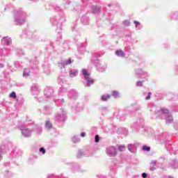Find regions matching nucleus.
<instances>
[{
    "mask_svg": "<svg viewBox=\"0 0 178 178\" xmlns=\"http://www.w3.org/2000/svg\"><path fill=\"white\" fill-rule=\"evenodd\" d=\"M147 108L149 109L150 112H155V113H159L157 119H161V120H166V118L170 113L168 109H161L156 111V106L152 104V103H149L147 105Z\"/></svg>",
    "mask_w": 178,
    "mask_h": 178,
    "instance_id": "f257e3e1",
    "label": "nucleus"
},
{
    "mask_svg": "<svg viewBox=\"0 0 178 178\" xmlns=\"http://www.w3.org/2000/svg\"><path fill=\"white\" fill-rule=\"evenodd\" d=\"M26 17V13L23 10L17 11L15 15V22L17 26H20V24H23L26 21L24 18Z\"/></svg>",
    "mask_w": 178,
    "mask_h": 178,
    "instance_id": "f03ea898",
    "label": "nucleus"
},
{
    "mask_svg": "<svg viewBox=\"0 0 178 178\" xmlns=\"http://www.w3.org/2000/svg\"><path fill=\"white\" fill-rule=\"evenodd\" d=\"M62 113H57L55 115L54 120L56 123H65L67 116L66 115V111L63 108H60Z\"/></svg>",
    "mask_w": 178,
    "mask_h": 178,
    "instance_id": "7ed1b4c3",
    "label": "nucleus"
},
{
    "mask_svg": "<svg viewBox=\"0 0 178 178\" xmlns=\"http://www.w3.org/2000/svg\"><path fill=\"white\" fill-rule=\"evenodd\" d=\"M82 74L84 77V79L86 81V83L85 84V87H91L94 83H95V80L94 79L90 77V74H88V72L87 70L83 69L82 70Z\"/></svg>",
    "mask_w": 178,
    "mask_h": 178,
    "instance_id": "20e7f679",
    "label": "nucleus"
},
{
    "mask_svg": "<svg viewBox=\"0 0 178 178\" xmlns=\"http://www.w3.org/2000/svg\"><path fill=\"white\" fill-rule=\"evenodd\" d=\"M65 17H54L50 19V22H51L53 26H58L60 30H62V23H63V22H65Z\"/></svg>",
    "mask_w": 178,
    "mask_h": 178,
    "instance_id": "39448f33",
    "label": "nucleus"
},
{
    "mask_svg": "<svg viewBox=\"0 0 178 178\" xmlns=\"http://www.w3.org/2000/svg\"><path fill=\"white\" fill-rule=\"evenodd\" d=\"M19 130L22 131V136L26 138L31 137V133H33V131H35V129H29V128L24 127V125H20Z\"/></svg>",
    "mask_w": 178,
    "mask_h": 178,
    "instance_id": "423d86ee",
    "label": "nucleus"
},
{
    "mask_svg": "<svg viewBox=\"0 0 178 178\" xmlns=\"http://www.w3.org/2000/svg\"><path fill=\"white\" fill-rule=\"evenodd\" d=\"M106 154L108 156L113 158L118 155V148L115 146H108L106 148Z\"/></svg>",
    "mask_w": 178,
    "mask_h": 178,
    "instance_id": "0eeeda50",
    "label": "nucleus"
},
{
    "mask_svg": "<svg viewBox=\"0 0 178 178\" xmlns=\"http://www.w3.org/2000/svg\"><path fill=\"white\" fill-rule=\"evenodd\" d=\"M91 62H92V63H93V65H95V66L98 72H100L101 73H104V72H105V70H106V68L105 67L102 66L101 63H99V59L94 60V59L91 58Z\"/></svg>",
    "mask_w": 178,
    "mask_h": 178,
    "instance_id": "6e6552de",
    "label": "nucleus"
},
{
    "mask_svg": "<svg viewBox=\"0 0 178 178\" xmlns=\"http://www.w3.org/2000/svg\"><path fill=\"white\" fill-rule=\"evenodd\" d=\"M44 94L46 96V98H51V97H54V89L49 86H47L44 88Z\"/></svg>",
    "mask_w": 178,
    "mask_h": 178,
    "instance_id": "1a4fd4ad",
    "label": "nucleus"
},
{
    "mask_svg": "<svg viewBox=\"0 0 178 178\" xmlns=\"http://www.w3.org/2000/svg\"><path fill=\"white\" fill-rule=\"evenodd\" d=\"M134 127H135V129L144 127V118H138L136 122L134 123Z\"/></svg>",
    "mask_w": 178,
    "mask_h": 178,
    "instance_id": "9d476101",
    "label": "nucleus"
},
{
    "mask_svg": "<svg viewBox=\"0 0 178 178\" xmlns=\"http://www.w3.org/2000/svg\"><path fill=\"white\" fill-rule=\"evenodd\" d=\"M77 91L75 90H71L68 94V98L70 99H77Z\"/></svg>",
    "mask_w": 178,
    "mask_h": 178,
    "instance_id": "9b49d317",
    "label": "nucleus"
},
{
    "mask_svg": "<svg viewBox=\"0 0 178 178\" xmlns=\"http://www.w3.org/2000/svg\"><path fill=\"white\" fill-rule=\"evenodd\" d=\"M101 12V6H91V13L97 15Z\"/></svg>",
    "mask_w": 178,
    "mask_h": 178,
    "instance_id": "f8f14e48",
    "label": "nucleus"
},
{
    "mask_svg": "<svg viewBox=\"0 0 178 178\" xmlns=\"http://www.w3.org/2000/svg\"><path fill=\"white\" fill-rule=\"evenodd\" d=\"M1 42L3 45H10V44H12V39L8 36L3 37L1 40Z\"/></svg>",
    "mask_w": 178,
    "mask_h": 178,
    "instance_id": "ddd939ff",
    "label": "nucleus"
},
{
    "mask_svg": "<svg viewBox=\"0 0 178 178\" xmlns=\"http://www.w3.org/2000/svg\"><path fill=\"white\" fill-rule=\"evenodd\" d=\"M170 168H171V169H178V161L176 159H172L170 163Z\"/></svg>",
    "mask_w": 178,
    "mask_h": 178,
    "instance_id": "4468645a",
    "label": "nucleus"
},
{
    "mask_svg": "<svg viewBox=\"0 0 178 178\" xmlns=\"http://www.w3.org/2000/svg\"><path fill=\"white\" fill-rule=\"evenodd\" d=\"M135 74L138 77H141V76H147V73L143 71L141 69L136 70Z\"/></svg>",
    "mask_w": 178,
    "mask_h": 178,
    "instance_id": "2eb2a0df",
    "label": "nucleus"
},
{
    "mask_svg": "<svg viewBox=\"0 0 178 178\" xmlns=\"http://www.w3.org/2000/svg\"><path fill=\"white\" fill-rule=\"evenodd\" d=\"M72 63V59L70 58L67 60L61 61V63H58L59 66H60V68L65 67V66H67V65H71Z\"/></svg>",
    "mask_w": 178,
    "mask_h": 178,
    "instance_id": "dca6fc26",
    "label": "nucleus"
},
{
    "mask_svg": "<svg viewBox=\"0 0 178 178\" xmlns=\"http://www.w3.org/2000/svg\"><path fill=\"white\" fill-rule=\"evenodd\" d=\"M81 22L83 24H85L86 26L90 24V18L86 16H83L81 17Z\"/></svg>",
    "mask_w": 178,
    "mask_h": 178,
    "instance_id": "f3484780",
    "label": "nucleus"
},
{
    "mask_svg": "<svg viewBox=\"0 0 178 178\" xmlns=\"http://www.w3.org/2000/svg\"><path fill=\"white\" fill-rule=\"evenodd\" d=\"M87 155H88L87 151L83 152V150L79 149L77 154H76V158L78 159H80V158H81V156H87Z\"/></svg>",
    "mask_w": 178,
    "mask_h": 178,
    "instance_id": "a211bd4d",
    "label": "nucleus"
},
{
    "mask_svg": "<svg viewBox=\"0 0 178 178\" xmlns=\"http://www.w3.org/2000/svg\"><path fill=\"white\" fill-rule=\"evenodd\" d=\"M70 77H76L79 74V70L76 69H72L69 72Z\"/></svg>",
    "mask_w": 178,
    "mask_h": 178,
    "instance_id": "6ab92c4d",
    "label": "nucleus"
},
{
    "mask_svg": "<svg viewBox=\"0 0 178 178\" xmlns=\"http://www.w3.org/2000/svg\"><path fill=\"white\" fill-rule=\"evenodd\" d=\"M127 148L129 152L134 153V151H136L137 146L136 145V144H129Z\"/></svg>",
    "mask_w": 178,
    "mask_h": 178,
    "instance_id": "aec40b11",
    "label": "nucleus"
},
{
    "mask_svg": "<svg viewBox=\"0 0 178 178\" xmlns=\"http://www.w3.org/2000/svg\"><path fill=\"white\" fill-rule=\"evenodd\" d=\"M165 123L166 124H170V123H173V117L172 115H170V113L167 116V118H165Z\"/></svg>",
    "mask_w": 178,
    "mask_h": 178,
    "instance_id": "412c9836",
    "label": "nucleus"
},
{
    "mask_svg": "<svg viewBox=\"0 0 178 178\" xmlns=\"http://www.w3.org/2000/svg\"><path fill=\"white\" fill-rule=\"evenodd\" d=\"M115 55L118 56L119 58H124L126 56V54H124V51L122 50H117L115 51Z\"/></svg>",
    "mask_w": 178,
    "mask_h": 178,
    "instance_id": "4be33fe9",
    "label": "nucleus"
},
{
    "mask_svg": "<svg viewBox=\"0 0 178 178\" xmlns=\"http://www.w3.org/2000/svg\"><path fill=\"white\" fill-rule=\"evenodd\" d=\"M156 161L155 160L152 161L150 163L149 170H151V172H154V170L156 169Z\"/></svg>",
    "mask_w": 178,
    "mask_h": 178,
    "instance_id": "5701e85b",
    "label": "nucleus"
},
{
    "mask_svg": "<svg viewBox=\"0 0 178 178\" xmlns=\"http://www.w3.org/2000/svg\"><path fill=\"white\" fill-rule=\"evenodd\" d=\"M143 97H145V99L146 101H148V99H151V95H152V93L151 92H144L143 93Z\"/></svg>",
    "mask_w": 178,
    "mask_h": 178,
    "instance_id": "b1692460",
    "label": "nucleus"
},
{
    "mask_svg": "<svg viewBox=\"0 0 178 178\" xmlns=\"http://www.w3.org/2000/svg\"><path fill=\"white\" fill-rule=\"evenodd\" d=\"M3 175L5 178H12L13 173L9 170H6L3 173Z\"/></svg>",
    "mask_w": 178,
    "mask_h": 178,
    "instance_id": "393cba45",
    "label": "nucleus"
},
{
    "mask_svg": "<svg viewBox=\"0 0 178 178\" xmlns=\"http://www.w3.org/2000/svg\"><path fill=\"white\" fill-rule=\"evenodd\" d=\"M35 130L37 133V134H38L40 136V134H41L42 133V127H41L40 125H35Z\"/></svg>",
    "mask_w": 178,
    "mask_h": 178,
    "instance_id": "a878e982",
    "label": "nucleus"
},
{
    "mask_svg": "<svg viewBox=\"0 0 178 178\" xmlns=\"http://www.w3.org/2000/svg\"><path fill=\"white\" fill-rule=\"evenodd\" d=\"M32 92H40V89L38 88V86L37 84L33 83L31 87Z\"/></svg>",
    "mask_w": 178,
    "mask_h": 178,
    "instance_id": "bb28decb",
    "label": "nucleus"
},
{
    "mask_svg": "<svg viewBox=\"0 0 178 178\" xmlns=\"http://www.w3.org/2000/svg\"><path fill=\"white\" fill-rule=\"evenodd\" d=\"M109 98H111V95H102L101 97V101L106 102V101H108Z\"/></svg>",
    "mask_w": 178,
    "mask_h": 178,
    "instance_id": "cd10ccee",
    "label": "nucleus"
},
{
    "mask_svg": "<svg viewBox=\"0 0 178 178\" xmlns=\"http://www.w3.org/2000/svg\"><path fill=\"white\" fill-rule=\"evenodd\" d=\"M23 77H29L30 76V70L29 69H24L23 74H22Z\"/></svg>",
    "mask_w": 178,
    "mask_h": 178,
    "instance_id": "c85d7f7f",
    "label": "nucleus"
},
{
    "mask_svg": "<svg viewBox=\"0 0 178 178\" xmlns=\"http://www.w3.org/2000/svg\"><path fill=\"white\" fill-rule=\"evenodd\" d=\"M132 108H134V112H137L141 109V106L138 104H133Z\"/></svg>",
    "mask_w": 178,
    "mask_h": 178,
    "instance_id": "c756f323",
    "label": "nucleus"
},
{
    "mask_svg": "<svg viewBox=\"0 0 178 178\" xmlns=\"http://www.w3.org/2000/svg\"><path fill=\"white\" fill-rule=\"evenodd\" d=\"M45 127L46 129H48V130H51V128L52 127V124L49 120L46 121L45 122Z\"/></svg>",
    "mask_w": 178,
    "mask_h": 178,
    "instance_id": "7c9ffc66",
    "label": "nucleus"
},
{
    "mask_svg": "<svg viewBox=\"0 0 178 178\" xmlns=\"http://www.w3.org/2000/svg\"><path fill=\"white\" fill-rule=\"evenodd\" d=\"M72 142L74 143V144H77V143H80V138L76 136H73Z\"/></svg>",
    "mask_w": 178,
    "mask_h": 178,
    "instance_id": "2f4dec72",
    "label": "nucleus"
},
{
    "mask_svg": "<svg viewBox=\"0 0 178 178\" xmlns=\"http://www.w3.org/2000/svg\"><path fill=\"white\" fill-rule=\"evenodd\" d=\"M104 55V52H97L92 54V58H101Z\"/></svg>",
    "mask_w": 178,
    "mask_h": 178,
    "instance_id": "473e14b6",
    "label": "nucleus"
},
{
    "mask_svg": "<svg viewBox=\"0 0 178 178\" xmlns=\"http://www.w3.org/2000/svg\"><path fill=\"white\" fill-rule=\"evenodd\" d=\"M43 109L45 113H49L52 111V109H51V107L49 106H44Z\"/></svg>",
    "mask_w": 178,
    "mask_h": 178,
    "instance_id": "72a5a7b5",
    "label": "nucleus"
},
{
    "mask_svg": "<svg viewBox=\"0 0 178 178\" xmlns=\"http://www.w3.org/2000/svg\"><path fill=\"white\" fill-rule=\"evenodd\" d=\"M65 92H67V88L61 86L59 89V93L60 94H65Z\"/></svg>",
    "mask_w": 178,
    "mask_h": 178,
    "instance_id": "f704fd0d",
    "label": "nucleus"
},
{
    "mask_svg": "<svg viewBox=\"0 0 178 178\" xmlns=\"http://www.w3.org/2000/svg\"><path fill=\"white\" fill-rule=\"evenodd\" d=\"M143 151H145V152H149L151 151V147L143 145L142 147Z\"/></svg>",
    "mask_w": 178,
    "mask_h": 178,
    "instance_id": "c9c22d12",
    "label": "nucleus"
},
{
    "mask_svg": "<svg viewBox=\"0 0 178 178\" xmlns=\"http://www.w3.org/2000/svg\"><path fill=\"white\" fill-rule=\"evenodd\" d=\"M4 149H9V146H8V145H2L0 147V152H2Z\"/></svg>",
    "mask_w": 178,
    "mask_h": 178,
    "instance_id": "e433bc0d",
    "label": "nucleus"
},
{
    "mask_svg": "<svg viewBox=\"0 0 178 178\" xmlns=\"http://www.w3.org/2000/svg\"><path fill=\"white\" fill-rule=\"evenodd\" d=\"M112 95L114 98H119V92L114 90L112 92Z\"/></svg>",
    "mask_w": 178,
    "mask_h": 178,
    "instance_id": "4c0bfd02",
    "label": "nucleus"
},
{
    "mask_svg": "<svg viewBox=\"0 0 178 178\" xmlns=\"http://www.w3.org/2000/svg\"><path fill=\"white\" fill-rule=\"evenodd\" d=\"M13 154L15 155V156H19L20 155V152H19V149H15L13 151Z\"/></svg>",
    "mask_w": 178,
    "mask_h": 178,
    "instance_id": "58836bf2",
    "label": "nucleus"
},
{
    "mask_svg": "<svg viewBox=\"0 0 178 178\" xmlns=\"http://www.w3.org/2000/svg\"><path fill=\"white\" fill-rule=\"evenodd\" d=\"M17 53L18 56H23V55H24L23 50H21V49H18L17 51Z\"/></svg>",
    "mask_w": 178,
    "mask_h": 178,
    "instance_id": "ea45409f",
    "label": "nucleus"
},
{
    "mask_svg": "<svg viewBox=\"0 0 178 178\" xmlns=\"http://www.w3.org/2000/svg\"><path fill=\"white\" fill-rule=\"evenodd\" d=\"M123 24H124V26L127 27V26H130V21L124 20V21H123Z\"/></svg>",
    "mask_w": 178,
    "mask_h": 178,
    "instance_id": "a19ab883",
    "label": "nucleus"
},
{
    "mask_svg": "<svg viewBox=\"0 0 178 178\" xmlns=\"http://www.w3.org/2000/svg\"><path fill=\"white\" fill-rule=\"evenodd\" d=\"M14 66L16 67V69H18V67H20V62L15 61L14 62Z\"/></svg>",
    "mask_w": 178,
    "mask_h": 178,
    "instance_id": "79ce46f5",
    "label": "nucleus"
},
{
    "mask_svg": "<svg viewBox=\"0 0 178 178\" xmlns=\"http://www.w3.org/2000/svg\"><path fill=\"white\" fill-rule=\"evenodd\" d=\"M85 49L86 48L83 46L78 47V51L80 52V54H83V51H85Z\"/></svg>",
    "mask_w": 178,
    "mask_h": 178,
    "instance_id": "37998d69",
    "label": "nucleus"
},
{
    "mask_svg": "<svg viewBox=\"0 0 178 178\" xmlns=\"http://www.w3.org/2000/svg\"><path fill=\"white\" fill-rule=\"evenodd\" d=\"M143 81H138L136 82V87H143Z\"/></svg>",
    "mask_w": 178,
    "mask_h": 178,
    "instance_id": "c03bdc74",
    "label": "nucleus"
},
{
    "mask_svg": "<svg viewBox=\"0 0 178 178\" xmlns=\"http://www.w3.org/2000/svg\"><path fill=\"white\" fill-rule=\"evenodd\" d=\"M124 148H126V147L124 145H120V146H118V149L121 152L124 151Z\"/></svg>",
    "mask_w": 178,
    "mask_h": 178,
    "instance_id": "a18cd8bd",
    "label": "nucleus"
},
{
    "mask_svg": "<svg viewBox=\"0 0 178 178\" xmlns=\"http://www.w3.org/2000/svg\"><path fill=\"white\" fill-rule=\"evenodd\" d=\"M174 154H175V155L178 154V145H177V146H175V147H174Z\"/></svg>",
    "mask_w": 178,
    "mask_h": 178,
    "instance_id": "49530a36",
    "label": "nucleus"
},
{
    "mask_svg": "<svg viewBox=\"0 0 178 178\" xmlns=\"http://www.w3.org/2000/svg\"><path fill=\"white\" fill-rule=\"evenodd\" d=\"M10 97L11 98H14V99H16V92H12L10 94Z\"/></svg>",
    "mask_w": 178,
    "mask_h": 178,
    "instance_id": "de8ad7c7",
    "label": "nucleus"
},
{
    "mask_svg": "<svg viewBox=\"0 0 178 178\" xmlns=\"http://www.w3.org/2000/svg\"><path fill=\"white\" fill-rule=\"evenodd\" d=\"M39 151H40V152H41L42 154V155H44L45 154V152H46L45 148H44V147H40L39 149Z\"/></svg>",
    "mask_w": 178,
    "mask_h": 178,
    "instance_id": "09e8293b",
    "label": "nucleus"
},
{
    "mask_svg": "<svg viewBox=\"0 0 178 178\" xmlns=\"http://www.w3.org/2000/svg\"><path fill=\"white\" fill-rule=\"evenodd\" d=\"M95 141L96 143H99V136L96 135V136H95Z\"/></svg>",
    "mask_w": 178,
    "mask_h": 178,
    "instance_id": "8fccbe9b",
    "label": "nucleus"
},
{
    "mask_svg": "<svg viewBox=\"0 0 178 178\" xmlns=\"http://www.w3.org/2000/svg\"><path fill=\"white\" fill-rule=\"evenodd\" d=\"M100 111L101 112H106V111H108V107H102Z\"/></svg>",
    "mask_w": 178,
    "mask_h": 178,
    "instance_id": "3c124183",
    "label": "nucleus"
},
{
    "mask_svg": "<svg viewBox=\"0 0 178 178\" xmlns=\"http://www.w3.org/2000/svg\"><path fill=\"white\" fill-rule=\"evenodd\" d=\"M47 178H58V177H55L54 174H49L47 175Z\"/></svg>",
    "mask_w": 178,
    "mask_h": 178,
    "instance_id": "603ef678",
    "label": "nucleus"
},
{
    "mask_svg": "<svg viewBox=\"0 0 178 178\" xmlns=\"http://www.w3.org/2000/svg\"><path fill=\"white\" fill-rule=\"evenodd\" d=\"M124 51H126V52H130V51H131V49H130L129 47H126L124 48Z\"/></svg>",
    "mask_w": 178,
    "mask_h": 178,
    "instance_id": "864d4df0",
    "label": "nucleus"
},
{
    "mask_svg": "<svg viewBox=\"0 0 178 178\" xmlns=\"http://www.w3.org/2000/svg\"><path fill=\"white\" fill-rule=\"evenodd\" d=\"M174 129L175 130H177V131H178V123L177 122L174 124Z\"/></svg>",
    "mask_w": 178,
    "mask_h": 178,
    "instance_id": "5fc2aeb1",
    "label": "nucleus"
},
{
    "mask_svg": "<svg viewBox=\"0 0 178 178\" xmlns=\"http://www.w3.org/2000/svg\"><path fill=\"white\" fill-rule=\"evenodd\" d=\"M148 177V175L145 172L142 173V177L143 178H147Z\"/></svg>",
    "mask_w": 178,
    "mask_h": 178,
    "instance_id": "6e6d98bb",
    "label": "nucleus"
},
{
    "mask_svg": "<svg viewBox=\"0 0 178 178\" xmlns=\"http://www.w3.org/2000/svg\"><path fill=\"white\" fill-rule=\"evenodd\" d=\"M10 163L9 162L3 163V166H5V168H8V166H10Z\"/></svg>",
    "mask_w": 178,
    "mask_h": 178,
    "instance_id": "4d7b16f0",
    "label": "nucleus"
},
{
    "mask_svg": "<svg viewBox=\"0 0 178 178\" xmlns=\"http://www.w3.org/2000/svg\"><path fill=\"white\" fill-rule=\"evenodd\" d=\"M134 23L136 27H138V24H140V22H138V21H134Z\"/></svg>",
    "mask_w": 178,
    "mask_h": 178,
    "instance_id": "13d9d810",
    "label": "nucleus"
},
{
    "mask_svg": "<svg viewBox=\"0 0 178 178\" xmlns=\"http://www.w3.org/2000/svg\"><path fill=\"white\" fill-rule=\"evenodd\" d=\"M97 178H106V177H105V176H104L102 175H97Z\"/></svg>",
    "mask_w": 178,
    "mask_h": 178,
    "instance_id": "bf43d9fd",
    "label": "nucleus"
},
{
    "mask_svg": "<svg viewBox=\"0 0 178 178\" xmlns=\"http://www.w3.org/2000/svg\"><path fill=\"white\" fill-rule=\"evenodd\" d=\"M55 10H56L57 12H59V10H60V7H59V6H56V7H55Z\"/></svg>",
    "mask_w": 178,
    "mask_h": 178,
    "instance_id": "052dcab7",
    "label": "nucleus"
},
{
    "mask_svg": "<svg viewBox=\"0 0 178 178\" xmlns=\"http://www.w3.org/2000/svg\"><path fill=\"white\" fill-rule=\"evenodd\" d=\"M3 55V49H0V56H2Z\"/></svg>",
    "mask_w": 178,
    "mask_h": 178,
    "instance_id": "680f3d73",
    "label": "nucleus"
},
{
    "mask_svg": "<svg viewBox=\"0 0 178 178\" xmlns=\"http://www.w3.org/2000/svg\"><path fill=\"white\" fill-rule=\"evenodd\" d=\"M81 137H86V132H81Z\"/></svg>",
    "mask_w": 178,
    "mask_h": 178,
    "instance_id": "e2e57ef3",
    "label": "nucleus"
},
{
    "mask_svg": "<svg viewBox=\"0 0 178 178\" xmlns=\"http://www.w3.org/2000/svg\"><path fill=\"white\" fill-rule=\"evenodd\" d=\"M3 67H4V65L3 63H0V69H2Z\"/></svg>",
    "mask_w": 178,
    "mask_h": 178,
    "instance_id": "0e129e2a",
    "label": "nucleus"
},
{
    "mask_svg": "<svg viewBox=\"0 0 178 178\" xmlns=\"http://www.w3.org/2000/svg\"><path fill=\"white\" fill-rule=\"evenodd\" d=\"M122 130H124V131H126V133H127V129H126L125 128H123Z\"/></svg>",
    "mask_w": 178,
    "mask_h": 178,
    "instance_id": "69168bd1",
    "label": "nucleus"
},
{
    "mask_svg": "<svg viewBox=\"0 0 178 178\" xmlns=\"http://www.w3.org/2000/svg\"><path fill=\"white\" fill-rule=\"evenodd\" d=\"M32 2H38V0H30Z\"/></svg>",
    "mask_w": 178,
    "mask_h": 178,
    "instance_id": "338daca9",
    "label": "nucleus"
},
{
    "mask_svg": "<svg viewBox=\"0 0 178 178\" xmlns=\"http://www.w3.org/2000/svg\"><path fill=\"white\" fill-rule=\"evenodd\" d=\"M61 102H62L63 104H64L65 99H61Z\"/></svg>",
    "mask_w": 178,
    "mask_h": 178,
    "instance_id": "774afa93",
    "label": "nucleus"
}]
</instances>
